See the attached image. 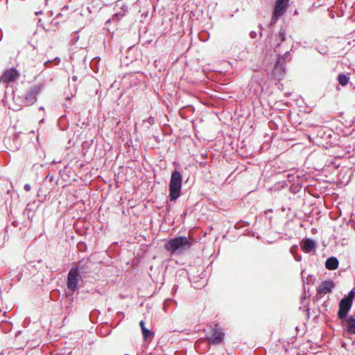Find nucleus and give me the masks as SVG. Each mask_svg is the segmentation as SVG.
<instances>
[{
  "instance_id": "f257e3e1",
  "label": "nucleus",
  "mask_w": 355,
  "mask_h": 355,
  "mask_svg": "<svg viewBox=\"0 0 355 355\" xmlns=\"http://www.w3.org/2000/svg\"><path fill=\"white\" fill-rule=\"evenodd\" d=\"M182 175L178 169H174L171 172L170 181L168 183V196L166 201V213L168 214L171 209L170 202H176L182 195Z\"/></svg>"
},
{
  "instance_id": "f03ea898",
  "label": "nucleus",
  "mask_w": 355,
  "mask_h": 355,
  "mask_svg": "<svg viewBox=\"0 0 355 355\" xmlns=\"http://www.w3.org/2000/svg\"><path fill=\"white\" fill-rule=\"evenodd\" d=\"M193 243L185 236H175L164 244V248L171 252H181L189 248Z\"/></svg>"
},
{
  "instance_id": "7ed1b4c3",
  "label": "nucleus",
  "mask_w": 355,
  "mask_h": 355,
  "mask_svg": "<svg viewBox=\"0 0 355 355\" xmlns=\"http://www.w3.org/2000/svg\"><path fill=\"white\" fill-rule=\"evenodd\" d=\"M337 135L331 129L320 128L317 132V139L320 146L326 149L336 146Z\"/></svg>"
},
{
  "instance_id": "20e7f679",
  "label": "nucleus",
  "mask_w": 355,
  "mask_h": 355,
  "mask_svg": "<svg viewBox=\"0 0 355 355\" xmlns=\"http://www.w3.org/2000/svg\"><path fill=\"white\" fill-rule=\"evenodd\" d=\"M83 266H72L67 277V286L68 290L76 291L78 288V281L80 272H83Z\"/></svg>"
},
{
  "instance_id": "39448f33",
  "label": "nucleus",
  "mask_w": 355,
  "mask_h": 355,
  "mask_svg": "<svg viewBox=\"0 0 355 355\" xmlns=\"http://www.w3.org/2000/svg\"><path fill=\"white\" fill-rule=\"evenodd\" d=\"M353 302L347 299V297H343L338 304L339 309L337 312V317L338 319H343L349 315L348 313L350 311Z\"/></svg>"
},
{
  "instance_id": "423d86ee",
  "label": "nucleus",
  "mask_w": 355,
  "mask_h": 355,
  "mask_svg": "<svg viewBox=\"0 0 355 355\" xmlns=\"http://www.w3.org/2000/svg\"><path fill=\"white\" fill-rule=\"evenodd\" d=\"M19 76V71L15 67H12L10 69H6L3 72L1 76L0 80H1L4 83L8 84L15 81Z\"/></svg>"
},
{
  "instance_id": "0eeeda50",
  "label": "nucleus",
  "mask_w": 355,
  "mask_h": 355,
  "mask_svg": "<svg viewBox=\"0 0 355 355\" xmlns=\"http://www.w3.org/2000/svg\"><path fill=\"white\" fill-rule=\"evenodd\" d=\"M345 330L350 334H355V317L353 315H347L346 318L339 319Z\"/></svg>"
},
{
  "instance_id": "6e6552de",
  "label": "nucleus",
  "mask_w": 355,
  "mask_h": 355,
  "mask_svg": "<svg viewBox=\"0 0 355 355\" xmlns=\"http://www.w3.org/2000/svg\"><path fill=\"white\" fill-rule=\"evenodd\" d=\"M286 73V65L285 63L280 60L279 57L275 63L274 68L272 69V74L275 78L279 80L282 79Z\"/></svg>"
},
{
  "instance_id": "1a4fd4ad",
  "label": "nucleus",
  "mask_w": 355,
  "mask_h": 355,
  "mask_svg": "<svg viewBox=\"0 0 355 355\" xmlns=\"http://www.w3.org/2000/svg\"><path fill=\"white\" fill-rule=\"evenodd\" d=\"M20 132H15L12 137H5L4 143L10 146V150H17L20 148L21 145V141L20 140Z\"/></svg>"
},
{
  "instance_id": "9d476101",
  "label": "nucleus",
  "mask_w": 355,
  "mask_h": 355,
  "mask_svg": "<svg viewBox=\"0 0 355 355\" xmlns=\"http://www.w3.org/2000/svg\"><path fill=\"white\" fill-rule=\"evenodd\" d=\"M300 246L304 252L311 253L312 251L315 250L317 243L313 239L305 238L302 240Z\"/></svg>"
},
{
  "instance_id": "9b49d317",
  "label": "nucleus",
  "mask_w": 355,
  "mask_h": 355,
  "mask_svg": "<svg viewBox=\"0 0 355 355\" xmlns=\"http://www.w3.org/2000/svg\"><path fill=\"white\" fill-rule=\"evenodd\" d=\"M334 287L335 284L332 280H324L318 286L317 292L318 294L324 295L331 293Z\"/></svg>"
},
{
  "instance_id": "f8f14e48",
  "label": "nucleus",
  "mask_w": 355,
  "mask_h": 355,
  "mask_svg": "<svg viewBox=\"0 0 355 355\" xmlns=\"http://www.w3.org/2000/svg\"><path fill=\"white\" fill-rule=\"evenodd\" d=\"M70 290L65 291V299H62L61 305L62 307L64 306L65 311L69 313L71 311V304L73 302L74 297L73 293Z\"/></svg>"
},
{
  "instance_id": "ddd939ff",
  "label": "nucleus",
  "mask_w": 355,
  "mask_h": 355,
  "mask_svg": "<svg viewBox=\"0 0 355 355\" xmlns=\"http://www.w3.org/2000/svg\"><path fill=\"white\" fill-rule=\"evenodd\" d=\"M224 336L225 333L223 331L216 329L213 330L211 334L208 337V340L211 343L218 345L223 340Z\"/></svg>"
},
{
  "instance_id": "4468645a",
  "label": "nucleus",
  "mask_w": 355,
  "mask_h": 355,
  "mask_svg": "<svg viewBox=\"0 0 355 355\" xmlns=\"http://www.w3.org/2000/svg\"><path fill=\"white\" fill-rule=\"evenodd\" d=\"M275 37L277 40V44L275 46L274 49L275 51L277 52L282 42L286 40V28L282 26L279 31L275 34Z\"/></svg>"
},
{
  "instance_id": "2eb2a0df",
  "label": "nucleus",
  "mask_w": 355,
  "mask_h": 355,
  "mask_svg": "<svg viewBox=\"0 0 355 355\" xmlns=\"http://www.w3.org/2000/svg\"><path fill=\"white\" fill-rule=\"evenodd\" d=\"M290 0H276L273 10L285 14L288 6Z\"/></svg>"
},
{
  "instance_id": "dca6fc26",
  "label": "nucleus",
  "mask_w": 355,
  "mask_h": 355,
  "mask_svg": "<svg viewBox=\"0 0 355 355\" xmlns=\"http://www.w3.org/2000/svg\"><path fill=\"white\" fill-rule=\"evenodd\" d=\"M114 10L120 12L124 17L128 11V7L123 0H118L114 3Z\"/></svg>"
},
{
  "instance_id": "f3484780",
  "label": "nucleus",
  "mask_w": 355,
  "mask_h": 355,
  "mask_svg": "<svg viewBox=\"0 0 355 355\" xmlns=\"http://www.w3.org/2000/svg\"><path fill=\"white\" fill-rule=\"evenodd\" d=\"M339 261L336 257H330L325 261V268L329 270H334L338 268Z\"/></svg>"
},
{
  "instance_id": "a211bd4d",
  "label": "nucleus",
  "mask_w": 355,
  "mask_h": 355,
  "mask_svg": "<svg viewBox=\"0 0 355 355\" xmlns=\"http://www.w3.org/2000/svg\"><path fill=\"white\" fill-rule=\"evenodd\" d=\"M123 17V15L120 12L116 11V12L112 15V18L108 19L105 21V28H106L108 31L110 32L111 30L109 28V25L112 22H115V23L119 22V21L121 20V19Z\"/></svg>"
},
{
  "instance_id": "6ab92c4d",
  "label": "nucleus",
  "mask_w": 355,
  "mask_h": 355,
  "mask_svg": "<svg viewBox=\"0 0 355 355\" xmlns=\"http://www.w3.org/2000/svg\"><path fill=\"white\" fill-rule=\"evenodd\" d=\"M57 124L59 127V129L61 130H66L68 129L69 122L66 114H62V116H60V118L58 120Z\"/></svg>"
},
{
  "instance_id": "aec40b11",
  "label": "nucleus",
  "mask_w": 355,
  "mask_h": 355,
  "mask_svg": "<svg viewBox=\"0 0 355 355\" xmlns=\"http://www.w3.org/2000/svg\"><path fill=\"white\" fill-rule=\"evenodd\" d=\"M195 111L194 107L192 105H187L184 107H182L180 110V115L183 119H187V115H191L193 114Z\"/></svg>"
},
{
  "instance_id": "412c9836",
  "label": "nucleus",
  "mask_w": 355,
  "mask_h": 355,
  "mask_svg": "<svg viewBox=\"0 0 355 355\" xmlns=\"http://www.w3.org/2000/svg\"><path fill=\"white\" fill-rule=\"evenodd\" d=\"M36 101V96L31 90H28L25 96L24 103L27 105H33Z\"/></svg>"
},
{
  "instance_id": "4be33fe9",
  "label": "nucleus",
  "mask_w": 355,
  "mask_h": 355,
  "mask_svg": "<svg viewBox=\"0 0 355 355\" xmlns=\"http://www.w3.org/2000/svg\"><path fill=\"white\" fill-rule=\"evenodd\" d=\"M199 279H202V278L200 277V276L198 275L189 277L190 282L191 283L192 286L196 289H198L204 286V282H200Z\"/></svg>"
},
{
  "instance_id": "5701e85b",
  "label": "nucleus",
  "mask_w": 355,
  "mask_h": 355,
  "mask_svg": "<svg viewBox=\"0 0 355 355\" xmlns=\"http://www.w3.org/2000/svg\"><path fill=\"white\" fill-rule=\"evenodd\" d=\"M283 15H284V14H282L275 10H273L272 14V18H271L270 23L268 24V26L272 27L277 22V21L280 19V17Z\"/></svg>"
},
{
  "instance_id": "b1692460",
  "label": "nucleus",
  "mask_w": 355,
  "mask_h": 355,
  "mask_svg": "<svg viewBox=\"0 0 355 355\" xmlns=\"http://www.w3.org/2000/svg\"><path fill=\"white\" fill-rule=\"evenodd\" d=\"M337 80L340 85H341L342 86H346L349 83V78L347 75L345 74L344 73H340L338 74Z\"/></svg>"
},
{
  "instance_id": "393cba45",
  "label": "nucleus",
  "mask_w": 355,
  "mask_h": 355,
  "mask_svg": "<svg viewBox=\"0 0 355 355\" xmlns=\"http://www.w3.org/2000/svg\"><path fill=\"white\" fill-rule=\"evenodd\" d=\"M144 340H148L149 339L153 338L154 336V332L148 328H143V331H141Z\"/></svg>"
},
{
  "instance_id": "a878e982",
  "label": "nucleus",
  "mask_w": 355,
  "mask_h": 355,
  "mask_svg": "<svg viewBox=\"0 0 355 355\" xmlns=\"http://www.w3.org/2000/svg\"><path fill=\"white\" fill-rule=\"evenodd\" d=\"M293 45H292L291 49L289 51H286L284 55H281L279 53L277 55L278 58L280 57V60L286 61V60H291V52L293 51Z\"/></svg>"
},
{
  "instance_id": "bb28decb",
  "label": "nucleus",
  "mask_w": 355,
  "mask_h": 355,
  "mask_svg": "<svg viewBox=\"0 0 355 355\" xmlns=\"http://www.w3.org/2000/svg\"><path fill=\"white\" fill-rule=\"evenodd\" d=\"M352 144H349L345 147V150L347 154L354 153L355 154V139H352Z\"/></svg>"
},
{
  "instance_id": "cd10ccee",
  "label": "nucleus",
  "mask_w": 355,
  "mask_h": 355,
  "mask_svg": "<svg viewBox=\"0 0 355 355\" xmlns=\"http://www.w3.org/2000/svg\"><path fill=\"white\" fill-rule=\"evenodd\" d=\"M99 314H100V311L98 310H97V309H93L91 311L90 315H89V318H90L91 321L93 323H95L96 322V320H97Z\"/></svg>"
},
{
  "instance_id": "c85d7f7f",
  "label": "nucleus",
  "mask_w": 355,
  "mask_h": 355,
  "mask_svg": "<svg viewBox=\"0 0 355 355\" xmlns=\"http://www.w3.org/2000/svg\"><path fill=\"white\" fill-rule=\"evenodd\" d=\"M77 248L80 252H84L87 250V246L85 242L84 241H79L77 243Z\"/></svg>"
},
{
  "instance_id": "c756f323",
  "label": "nucleus",
  "mask_w": 355,
  "mask_h": 355,
  "mask_svg": "<svg viewBox=\"0 0 355 355\" xmlns=\"http://www.w3.org/2000/svg\"><path fill=\"white\" fill-rule=\"evenodd\" d=\"M343 297H347V299L353 302L354 299L355 298V287L352 288L347 295H345Z\"/></svg>"
},
{
  "instance_id": "7c9ffc66",
  "label": "nucleus",
  "mask_w": 355,
  "mask_h": 355,
  "mask_svg": "<svg viewBox=\"0 0 355 355\" xmlns=\"http://www.w3.org/2000/svg\"><path fill=\"white\" fill-rule=\"evenodd\" d=\"M42 85H35L31 89H30L35 96H37L40 90H41Z\"/></svg>"
},
{
  "instance_id": "2f4dec72",
  "label": "nucleus",
  "mask_w": 355,
  "mask_h": 355,
  "mask_svg": "<svg viewBox=\"0 0 355 355\" xmlns=\"http://www.w3.org/2000/svg\"><path fill=\"white\" fill-rule=\"evenodd\" d=\"M315 281V277L313 275H308L306 278V284H313Z\"/></svg>"
},
{
  "instance_id": "473e14b6",
  "label": "nucleus",
  "mask_w": 355,
  "mask_h": 355,
  "mask_svg": "<svg viewBox=\"0 0 355 355\" xmlns=\"http://www.w3.org/2000/svg\"><path fill=\"white\" fill-rule=\"evenodd\" d=\"M106 329L104 330V331H103L102 330L101 331V334H102L103 336H107L108 335H110L112 332V330L108 327V323H106Z\"/></svg>"
},
{
  "instance_id": "72a5a7b5",
  "label": "nucleus",
  "mask_w": 355,
  "mask_h": 355,
  "mask_svg": "<svg viewBox=\"0 0 355 355\" xmlns=\"http://www.w3.org/2000/svg\"><path fill=\"white\" fill-rule=\"evenodd\" d=\"M207 35H208V32L207 31H202L200 34V39L201 41H203V42H205L207 40Z\"/></svg>"
},
{
  "instance_id": "f704fd0d",
  "label": "nucleus",
  "mask_w": 355,
  "mask_h": 355,
  "mask_svg": "<svg viewBox=\"0 0 355 355\" xmlns=\"http://www.w3.org/2000/svg\"><path fill=\"white\" fill-rule=\"evenodd\" d=\"M123 318H124V313L121 312V311L117 312L116 315V319H119V322L116 324V326H117Z\"/></svg>"
},
{
  "instance_id": "c9c22d12",
  "label": "nucleus",
  "mask_w": 355,
  "mask_h": 355,
  "mask_svg": "<svg viewBox=\"0 0 355 355\" xmlns=\"http://www.w3.org/2000/svg\"><path fill=\"white\" fill-rule=\"evenodd\" d=\"M297 251H298V246H297V245H293L290 248V252H291V254H293V256L294 254H295L296 253H297Z\"/></svg>"
},
{
  "instance_id": "e433bc0d",
  "label": "nucleus",
  "mask_w": 355,
  "mask_h": 355,
  "mask_svg": "<svg viewBox=\"0 0 355 355\" xmlns=\"http://www.w3.org/2000/svg\"><path fill=\"white\" fill-rule=\"evenodd\" d=\"M293 257L296 261H300L302 260V256L300 254H298L297 253L294 254Z\"/></svg>"
},
{
  "instance_id": "4c0bfd02",
  "label": "nucleus",
  "mask_w": 355,
  "mask_h": 355,
  "mask_svg": "<svg viewBox=\"0 0 355 355\" xmlns=\"http://www.w3.org/2000/svg\"><path fill=\"white\" fill-rule=\"evenodd\" d=\"M46 179H48L49 182H52L54 180V176L50 173H48L46 176Z\"/></svg>"
},
{
  "instance_id": "58836bf2",
  "label": "nucleus",
  "mask_w": 355,
  "mask_h": 355,
  "mask_svg": "<svg viewBox=\"0 0 355 355\" xmlns=\"http://www.w3.org/2000/svg\"><path fill=\"white\" fill-rule=\"evenodd\" d=\"M250 37L252 39H254L257 37L256 31H252L249 33Z\"/></svg>"
},
{
  "instance_id": "ea45409f",
  "label": "nucleus",
  "mask_w": 355,
  "mask_h": 355,
  "mask_svg": "<svg viewBox=\"0 0 355 355\" xmlns=\"http://www.w3.org/2000/svg\"><path fill=\"white\" fill-rule=\"evenodd\" d=\"M24 189L26 191H29L31 189V186L29 184H26L24 187Z\"/></svg>"
},
{
  "instance_id": "a19ab883",
  "label": "nucleus",
  "mask_w": 355,
  "mask_h": 355,
  "mask_svg": "<svg viewBox=\"0 0 355 355\" xmlns=\"http://www.w3.org/2000/svg\"><path fill=\"white\" fill-rule=\"evenodd\" d=\"M139 325H140V327H141V331H143V328H146V327H145V322H144V320H141V321L139 322Z\"/></svg>"
},
{
  "instance_id": "79ce46f5",
  "label": "nucleus",
  "mask_w": 355,
  "mask_h": 355,
  "mask_svg": "<svg viewBox=\"0 0 355 355\" xmlns=\"http://www.w3.org/2000/svg\"><path fill=\"white\" fill-rule=\"evenodd\" d=\"M348 225H350L352 227H354L355 229V222L354 220H349L348 222Z\"/></svg>"
},
{
  "instance_id": "37998d69",
  "label": "nucleus",
  "mask_w": 355,
  "mask_h": 355,
  "mask_svg": "<svg viewBox=\"0 0 355 355\" xmlns=\"http://www.w3.org/2000/svg\"><path fill=\"white\" fill-rule=\"evenodd\" d=\"M5 324H6L8 327H7V329L8 330H10V326L12 325V324L9 322H7V321H5L4 322Z\"/></svg>"
},
{
  "instance_id": "c03bdc74",
  "label": "nucleus",
  "mask_w": 355,
  "mask_h": 355,
  "mask_svg": "<svg viewBox=\"0 0 355 355\" xmlns=\"http://www.w3.org/2000/svg\"><path fill=\"white\" fill-rule=\"evenodd\" d=\"M240 223H243L244 224L243 225V227H246V226H249L250 225V223L247 222V221L241 220Z\"/></svg>"
},
{
  "instance_id": "a18cd8bd",
  "label": "nucleus",
  "mask_w": 355,
  "mask_h": 355,
  "mask_svg": "<svg viewBox=\"0 0 355 355\" xmlns=\"http://www.w3.org/2000/svg\"><path fill=\"white\" fill-rule=\"evenodd\" d=\"M154 121H155V119H154V118H153V117H150V118L148 119V123H149L150 124H153V123H154Z\"/></svg>"
},
{
  "instance_id": "49530a36",
  "label": "nucleus",
  "mask_w": 355,
  "mask_h": 355,
  "mask_svg": "<svg viewBox=\"0 0 355 355\" xmlns=\"http://www.w3.org/2000/svg\"><path fill=\"white\" fill-rule=\"evenodd\" d=\"M12 225L14 226V227H17L18 225V222L16 221V220H14L12 223Z\"/></svg>"
},
{
  "instance_id": "de8ad7c7",
  "label": "nucleus",
  "mask_w": 355,
  "mask_h": 355,
  "mask_svg": "<svg viewBox=\"0 0 355 355\" xmlns=\"http://www.w3.org/2000/svg\"><path fill=\"white\" fill-rule=\"evenodd\" d=\"M259 28H260V29H261V31H260L259 34H260L261 36H262V30H263L262 25L259 24Z\"/></svg>"
},
{
  "instance_id": "09e8293b",
  "label": "nucleus",
  "mask_w": 355,
  "mask_h": 355,
  "mask_svg": "<svg viewBox=\"0 0 355 355\" xmlns=\"http://www.w3.org/2000/svg\"><path fill=\"white\" fill-rule=\"evenodd\" d=\"M299 14L298 12V10L297 9H295L294 12H293V15H297Z\"/></svg>"
},
{
  "instance_id": "8fccbe9b",
  "label": "nucleus",
  "mask_w": 355,
  "mask_h": 355,
  "mask_svg": "<svg viewBox=\"0 0 355 355\" xmlns=\"http://www.w3.org/2000/svg\"><path fill=\"white\" fill-rule=\"evenodd\" d=\"M71 79H72L73 81H76V80H77L78 78H77V76H72Z\"/></svg>"
},
{
  "instance_id": "3c124183",
  "label": "nucleus",
  "mask_w": 355,
  "mask_h": 355,
  "mask_svg": "<svg viewBox=\"0 0 355 355\" xmlns=\"http://www.w3.org/2000/svg\"><path fill=\"white\" fill-rule=\"evenodd\" d=\"M250 236H255V232H252H252H250Z\"/></svg>"
},
{
  "instance_id": "603ef678",
  "label": "nucleus",
  "mask_w": 355,
  "mask_h": 355,
  "mask_svg": "<svg viewBox=\"0 0 355 355\" xmlns=\"http://www.w3.org/2000/svg\"><path fill=\"white\" fill-rule=\"evenodd\" d=\"M309 311H310V309H309V308H307V309H306V311L307 312L308 318H309Z\"/></svg>"
},
{
  "instance_id": "864d4df0",
  "label": "nucleus",
  "mask_w": 355,
  "mask_h": 355,
  "mask_svg": "<svg viewBox=\"0 0 355 355\" xmlns=\"http://www.w3.org/2000/svg\"><path fill=\"white\" fill-rule=\"evenodd\" d=\"M304 272H305V270H303L302 271V272H301V275H302V278L304 277V275H305V273H304Z\"/></svg>"
},
{
  "instance_id": "5fc2aeb1",
  "label": "nucleus",
  "mask_w": 355,
  "mask_h": 355,
  "mask_svg": "<svg viewBox=\"0 0 355 355\" xmlns=\"http://www.w3.org/2000/svg\"><path fill=\"white\" fill-rule=\"evenodd\" d=\"M304 272H305V270H303L302 271V272H301V275H302V278L304 277V275H305V273H304Z\"/></svg>"
},
{
  "instance_id": "6e6d98bb",
  "label": "nucleus",
  "mask_w": 355,
  "mask_h": 355,
  "mask_svg": "<svg viewBox=\"0 0 355 355\" xmlns=\"http://www.w3.org/2000/svg\"><path fill=\"white\" fill-rule=\"evenodd\" d=\"M40 14H42V11H38V12H35L36 15H40Z\"/></svg>"
},
{
  "instance_id": "4d7b16f0",
  "label": "nucleus",
  "mask_w": 355,
  "mask_h": 355,
  "mask_svg": "<svg viewBox=\"0 0 355 355\" xmlns=\"http://www.w3.org/2000/svg\"><path fill=\"white\" fill-rule=\"evenodd\" d=\"M272 211V209H268L267 211H265V214H267L268 212H271Z\"/></svg>"
},
{
  "instance_id": "13d9d810",
  "label": "nucleus",
  "mask_w": 355,
  "mask_h": 355,
  "mask_svg": "<svg viewBox=\"0 0 355 355\" xmlns=\"http://www.w3.org/2000/svg\"><path fill=\"white\" fill-rule=\"evenodd\" d=\"M257 239H261V236L258 234V235L257 236Z\"/></svg>"
},
{
  "instance_id": "bf43d9fd",
  "label": "nucleus",
  "mask_w": 355,
  "mask_h": 355,
  "mask_svg": "<svg viewBox=\"0 0 355 355\" xmlns=\"http://www.w3.org/2000/svg\"><path fill=\"white\" fill-rule=\"evenodd\" d=\"M202 157H204L205 158H206L207 157V155L205 154V155H202Z\"/></svg>"
},
{
  "instance_id": "052dcab7",
  "label": "nucleus",
  "mask_w": 355,
  "mask_h": 355,
  "mask_svg": "<svg viewBox=\"0 0 355 355\" xmlns=\"http://www.w3.org/2000/svg\"><path fill=\"white\" fill-rule=\"evenodd\" d=\"M155 140H156V141H158V140H159L158 137H155Z\"/></svg>"
},
{
  "instance_id": "680f3d73",
  "label": "nucleus",
  "mask_w": 355,
  "mask_h": 355,
  "mask_svg": "<svg viewBox=\"0 0 355 355\" xmlns=\"http://www.w3.org/2000/svg\"><path fill=\"white\" fill-rule=\"evenodd\" d=\"M44 122V119H42V120H40V123H43Z\"/></svg>"
},
{
  "instance_id": "e2e57ef3",
  "label": "nucleus",
  "mask_w": 355,
  "mask_h": 355,
  "mask_svg": "<svg viewBox=\"0 0 355 355\" xmlns=\"http://www.w3.org/2000/svg\"><path fill=\"white\" fill-rule=\"evenodd\" d=\"M295 190H297V191H295L294 192H297V191H299V189H297V188H295Z\"/></svg>"
},
{
  "instance_id": "0e129e2a",
  "label": "nucleus",
  "mask_w": 355,
  "mask_h": 355,
  "mask_svg": "<svg viewBox=\"0 0 355 355\" xmlns=\"http://www.w3.org/2000/svg\"><path fill=\"white\" fill-rule=\"evenodd\" d=\"M295 190H297V191H295L294 192H297V191H299V189H297V188H295Z\"/></svg>"
},
{
  "instance_id": "69168bd1",
  "label": "nucleus",
  "mask_w": 355,
  "mask_h": 355,
  "mask_svg": "<svg viewBox=\"0 0 355 355\" xmlns=\"http://www.w3.org/2000/svg\"><path fill=\"white\" fill-rule=\"evenodd\" d=\"M345 345V343H343V345H342V347H344Z\"/></svg>"
},
{
  "instance_id": "338daca9",
  "label": "nucleus",
  "mask_w": 355,
  "mask_h": 355,
  "mask_svg": "<svg viewBox=\"0 0 355 355\" xmlns=\"http://www.w3.org/2000/svg\"><path fill=\"white\" fill-rule=\"evenodd\" d=\"M270 123H272V124L276 125V124L275 123V122H273V121H270Z\"/></svg>"
},
{
  "instance_id": "774afa93",
  "label": "nucleus",
  "mask_w": 355,
  "mask_h": 355,
  "mask_svg": "<svg viewBox=\"0 0 355 355\" xmlns=\"http://www.w3.org/2000/svg\"><path fill=\"white\" fill-rule=\"evenodd\" d=\"M44 107H40V110H43Z\"/></svg>"
}]
</instances>
